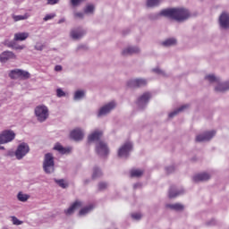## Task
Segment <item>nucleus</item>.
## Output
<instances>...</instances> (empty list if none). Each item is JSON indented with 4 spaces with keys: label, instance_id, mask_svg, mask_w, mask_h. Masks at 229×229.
<instances>
[{
    "label": "nucleus",
    "instance_id": "1",
    "mask_svg": "<svg viewBox=\"0 0 229 229\" xmlns=\"http://www.w3.org/2000/svg\"><path fill=\"white\" fill-rule=\"evenodd\" d=\"M189 10L185 8H171L162 10L160 13H154L149 14V19L151 21H157L160 17H167L168 19H174L182 22L187 21L190 17Z\"/></svg>",
    "mask_w": 229,
    "mask_h": 229
},
{
    "label": "nucleus",
    "instance_id": "2",
    "mask_svg": "<svg viewBox=\"0 0 229 229\" xmlns=\"http://www.w3.org/2000/svg\"><path fill=\"white\" fill-rule=\"evenodd\" d=\"M43 171L46 174H53L55 171V156L52 153H47L43 159Z\"/></svg>",
    "mask_w": 229,
    "mask_h": 229
},
{
    "label": "nucleus",
    "instance_id": "3",
    "mask_svg": "<svg viewBox=\"0 0 229 229\" xmlns=\"http://www.w3.org/2000/svg\"><path fill=\"white\" fill-rule=\"evenodd\" d=\"M35 115L39 123H44L49 117V109L45 105L37 106L35 107Z\"/></svg>",
    "mask_w": 229,
    "mask_h": 229
},
{
    "label": "nucleus",
    "instance_id": "4",
    "mask_svg": "<svg viewBox=\"0 0 229 229\" xmlns=\"http://www.w3.org/2000/svg\"><path fill=\"white\" fill-rule=\"evenodd\" d=\"M117 104L115 103V101L108 102L98 109L97 113V117L101 118L108 115V114H110V112H112V110H114Z\"/></svg>",
    "mask_w": 229,
    "mask_h": 229
},
{
    "label": "nucleus",
    "instance_id": "5",
    "mask_svg": "<svg viewBox=\"0 0 229 229\" xmlns=\"http://www.w3.org/2000/svg\"><path fill=\"white\" fill-rule=\"evenodd\" d=\"M28 153H30V145L26 142H22L18 145L15 150V157L17 160H22Z\"/></svg>",
    "mask_w": 229,
    "mask_h": 229
},
{
    "label": "nucleus",
    "instance_id": "6",
    "mask_svg": "<svg viewBox=\"0 0 229 229\" xmlns=\"http://www.w3.org/2000/svg\"><path fill=\"white\" fill-rule=\"evenodd\" d=\"M131 149H133V144L130 141L125 142L118 149V157L120 158H128L130 157V153H131Z\"/></svg>",
    "mask_w": 229,
    "mask_h": 229
},
{
    "label": "nucleus",
    "instance_id": "7",
    "mask_svg": "<svg viewBox=\"0 0 229 229\" xmlns=\"http://www.w3.org/2000/svg\"><path fill=\"white\" fill-rule=\"evenodd\" d=\"M15 140V131L13 130H4L0 133V144H8Z\"/></svg>",
    "mask_w": 229,
    "mask_h": 229
},
{
    "label": "nucleus",
    "instance_id": "8",
    "mask_svg": "<svg viewBox=\"0 0 229 229\" xmlns=\"http://www.w3.org/2000/svg\"><path fill=\"white\" fill-rule=\"evenodd\" d=\"M95 149H96V153L99 157H108V154L110 153L108 145L103 140L96 142Z\"/></svg>",
    "mask_w": 229,
    "mask_h": 229
},
{
    "label": "nucleus",
    "instance_id": "9",
    "mask_svg": "<svg viewBox=\"0 0 229 229\" xmlns=\"http://www.w3.org/2000/svg\"><path fill=\"white\" fill-rule=\"evenodd\" d=\"M148 85V81L144 78L131 79L127 81V87L130 89H140Z\"/></svg>",
    "mask_w": 229,
    "mask_h": 229
},
{
    "label": "nucleus",
    "instance_id": "10",
    "mask_svg": "<svg viewBox=\"0 0 229 229\" xmlns=\"http://www.w3.org/2000/svg\"><path fill=\"white\" fill-rule=\"evenodd\" d=\"M149 99H151V93L149 92L143 93L137 100L138 108H140V110H144V108L148 106V103H149Z\"/></svg>",
    "mask_w": 229,
    "mask_h": 229
},
{
    "label": "nucleus",
    "instance_id": "11",
    "mask_svg": "<svg viewBox=\"0 0 229 229\" xmlns=\"http://www.w3.org/2000/svg\"><path fill=\"white\" fill-rule=\"evenodd\" d=\"M216 135L215 131H205L196 136V142H208Z\"/></svg>",
    "mask_w": 229,
    "mask_h": 229
},
{
    "label": "nucleus",
    "instance_id": "12",
    "mask_svg": "<svg viewBox=\"0 0 229 229\" xmlns=\"http://www.w3.org/2000/svg\"><path fill=\"white\" fill-rule=\"evenodd\" d=\"M218 23L222 30H229V13L223 12L218 18Z\"/></svg>",
    "mask_w": 229,
    "mask_h": 229
},
{
    "label": "nucleus",
    "instance_id": "13",
    "mask_svg": "<svg viewBox=\"0 0 229 229\" xmlns=\"http://www.w3.org/2000/svg\"><path fill=\"white\" fill-rule=\"evenodd\" d=\"M212 178V174L208 172H203L200 174H197L193 176V182L195 183H199V182H208Z\"/></svg>",
    "mask_w": 229,
    "mask_h": 229
},
{
    "label": "nucleus",
    "instance_id": "14",
    "mask_svg": "<svg viewBox=\"0 0 229 229\" xmlns=\"http://www.w3.org/2000/svg\"><path fill=\"white\" fill-rule=\"evenodd\" d=\"M8 60H17V55L12 51H4L0 55L1 64H6Z\"/></svg>",
    "mask_w": 229,
    "mask_h": 229
},
{
    "label": "nucleus",
    "instance_id": "15",
    "mask_svg": "<svg viewBox=\"0 0 229 229\" xmlns=\"http://www.w3.org/2000/svg\"><path fill=\"white\" fill-rule=\"evenodd\" d=\"M185 191L183 188H178L176 186H171L168 191V197L173 199V198H178V196H182Z\"/></svg>",
    "mask_w": 229,
    "mask_h": 229
},
{
    "label": "nucleus",
    "instance_id": "16",
    "mask_svg": "<svg viewBox=\"0 0 229 229\" xmlns=\"http://www.w3.org/2000/svg\"><path fill=\"white\" fill-rule=\"evenodd\" d=\"M140 53V48L139 47H127L123 49V56H131V55H139Z\"/></svg>",
    "mask_w": 229,
    "mask_h": 229
},
{
    "label": "nucleus",
    "instance_id": "17",
    "mask_svg": "<svg viewBox=\"0 0 229 229\" xmlns=\"http://www.w3.org/2000/svg\"><path fill=\"white\" fill-rule=\"evenodd\" d=\"M81 201L76 200L73 202L67 209H64L65 216H72L78 208H81Z\"/></svg>",
    "mask_w": 229,
    "mask_h": 229
},
{
    "label": "nucleus",
    "instance_id": "18",
    "mask_svg": "<svg viewBox=\"0 0 229 229\" xmlns=\"http://www.w3.org/2000/svg\"><path fill=\"white\" fill-rule=\"evenodd\" d=\"M103 137V131L96 130L91 134L89 135V142H99V139Z\"/></svg>",
    "mask_w": 229,
    "mask_h": 229
},
{
    "label": "nucleus",
    "instance_id": "19",
    "mask_svg": "<svg viewBox=\"0 0 229 229\" xmlns=\"http://www.w3.org/2000/svg\"><path fill=\"white\" fill-rule=\"evenodd\" d=\"M85 30H83V29H73L72 30V31L70 32V37L73 39V40H80V38H81V37H83V35H85Z\"/></svg>",
    "mask_w": 229,
    "mask_h": 229
},
{
    "label": "nucleus",
    "instance_id": "20",
    "mask_svg": "<svg viewBox=\"0 0 229 229\" xmlns=\"http://www.w3.org/2000/svg\"><path fill=\"white\" fill-rule=\"evenodd\" d=\"M71 139H73V140H82L84 137L83 130L78 128L73 130L70 134Z\"/></svg>",
    "mask_w": 229,
    "mask_h": 229
},
{
    "label": "nucleus",
    "instance_id": "21",
    "mask_svg": "<svg viewBox=\"0 0 229 229\" xmlns=\"http://www.w3.org/2000/svg\"><path fill=\"white\" fill-rule=\"evenodd\" d=\"M165 208L170 210H174L175 212H183V210H185V206L182 203L166 204Z\"/></svg>",
    "mask_w": 229,
    "mask_h": 229
},
{
    "label": "nucleus",
    "instance_id": "22",
    "mask_svg": "<svg viewBox=\"0 0 229 229\" xmlns=\"http://www.w3.org/2000/svg\"><path fill=\"white\" fill-rule=\"evenodd\" d=\"M54 149L58 151L61 155H69V153H71V148H64V146L59 143L55 145Z\"/></svg>",
    "mask_w": 229,
    "mask_h": 229
},
{
    "label": "nucleus",
    "instance_id": "23",
    "mask_svg": "<svg viewBox=\"0 0 229 229\" xmlns=\"http://www.w3.org/2000/svg\"><path fill=\"white\" fill-rule=\"evenodd\" d=\"M216 92H226V90H229V81L226 82H219L215 87Z\"/></svg>",
    "mask_w": 229,
    "mask_h": 229
},
{
    "label": "nucleus",
    "instance_id": "24",
    "mask_svg": "<svg viewBox=\"0 0 229 229\" xmlns=\"http://www.w3.org/2000/svg\"><path fill=\"white\" fill-rule=\"evenodd\" d=\"M30 37L28 32H18L14 34V42H22Z\"/></svg>",
    "mask_w": 229,
    "mask_h": 229
},
{
    "label": "nucleus",
    "instance_id": "25",
    "mask_svg": "<svg viewBox=\"0 0 229 229\" xmlns=\"http://www.w3.org/2000/svg\"><path fill=\"white\" fill-rule=\"evenodd\" d=\"M87 92L84 89H78L75 91L73 95L74 101H81V99L85 98Z\"/></svg>",
    "mask_w": 229,
    "mask_h": 229
},
{
    "label": "nucleus",
    "instance_id": "26",
    "mask_svg": "<svg viewBox=\"0 0 229 229\" xmlns=\"http://www.w3.org/2000/svg\"><path fill=\"white\" fill-rule=\"evenodd\" d=\"M187 108H189V105H183V106H180L179 108L175 109L174 112L170 113L168 114V117H170V119H172V117L178 115L180 114V112H185V110H187Z\"/></svg>",
    "mask_w": 229,
    "mask_h": 229
},
{
    "label": "nucleus",
    "instance_id": "27",
    "mask_svg": "<svg viewBox=\"0 0 229 229\" xmlns=\"http://www.w3.org/2000/svg\"><path fill=\"white\" fill-rule=\"evenodd\" d=\"M20 74L21 69L11 70L8 72V76L11 78V80H20Z\"/></svg>",
    "mask_w": 229,
    "mask_h": 229
},
{
    "label": "nucleus",
    "instance_id": "28",
    "mask_svg": "<svg viewBox=\"0 0 229 229\" xmlns=\"http://www.w3.org/2000/svg\"><path fill=\"white\" fill-rule=\"evenodd\" d=\"M176 38H167L165 39V41H163L161 43V45L164 47H171L173 46H176Z\"/></svg>",
    "mask_w": 229,
    "mask_h": 229
},
{
    "label": "nucleus",
    "instance_id": "29",
    "mask_svg": "<svg viewBox=\"0 0 229 229\" xmlns=\"http://www.w3.org/2000/svg\"><path fill=\"white\" fill-rule=\"evenodd\" d=\"M103 176V172L99 167L93 168L92 180H98V178H101Z\"/></svg>",
    "mask_w": 229,
    "mask_h": 229
},
{
    "label": "nucleus",
    "instance_id": "30",
    "mask_svg": "<svg viewBox=\"0 0 229 229\" xmlns=\"http://www.w3.org/2000/svg\"><path fill=\"white\" fill-rule=\"evenodd\" d=\"M94 10H96V7L92 4H88L84 8V13L87 15H92L94 13Z\"/></svg>",
    "mask_w": 229,
    "mask_h": 229
},
{
    "label": "nucleus",
    "instance_id": "31",
    "mask_svg": "<svg viewBox=\"0 0 229 229\" xmlns=\"http://www.w3.org/2000/svg\"><path fill=\"white\" fill-rule=\"evenodd\" d=\"M144 174V172L140 169H133L131 171V178H140V176Z\"/></svg>",
    "mask_w": 229,
    "mask_h": 229
},
{
    "label": "nucleus",
    "instance_id": "32",
    "mask_svg": "<svg viewBox=\"0 0 229 229\" xmlns=\"http://www.w3.org/2000/svg\"><path fill=\"white\" fill-rule=\"evenodd\" d=\"M31 74L29 72L20 69V80H30Z\"/></svg>",
    "mask_w": 229,
    "mask_h": 229
},
{
    "label": "nucleus",
    "instance_id": "33",
    "mask_svg": "<svg viewBox=\"0 0 229 229\" xmlns=\"http://www.w3.org/2000/svg\"><path fill=\"white\" fill-rule=\"evenodd\" d=\"M18 200L21 201L22 203H25V201L30 199V195L24 194L21 191H20L17 195Z\"/></svg>",
    "mask_w": 229,
    "mask_h": 229
},
{
    "label": "nucleus",
    "instance_id": "34",
    "mask_svg": "<svg viewBox=\"0 0 229 229\" xmlns=\"http://www.w3.org/2000/svg\"><path fill=\"white\" fill-rule=\"evenodd\" d=\"M30 15L28 13H25L24 15H13V19L14 22H19V21H26Z\"/></svg>",
    "mask_w": 229,
    "mask_h": 229
},
{
    "label": "nucleus",
    "instance_id": "35",
    "mask_svg": "<svg viewBox=\"0 0 229 229\" xmlns=\"http://www.w3.org/2000/svg\"><path fill=\"white\" fill-rule=\"evenodd\" d=\"M54 182L59 185L62 189H67L69 187V183L65 182L64 179L58 180V179H54Z\"/></svg>",
    "mask_w": 229,
    "mask_h": 229
},
{
    "label": "nucleus",
    "instance_id": "36",
    "mask_svg": "<svg viewBox=\"0 0 229 229\" xmlns=\"http://www.w3.org/2000/svg\"><path fill=\"white\" fill-rule=\"evenodd\" d=\"M160 0H147V6H158Z\"/></svg>",
    "mask_w": 229,
    "mask_h": 229
},
{
    "label": "nucleus",
    "instance_id": "37",
    "mask_svg": "<svg viewBox=\"0 0 229 229\" xmlns=\"http://www.w3.org/2000/svg\"><path fill=\"white\" fill-rule=\"evenodd\" d=\"M91 210H92V206H88V207L81 209L80 216H85V215L89 214V212H90Z\"/></svg>",
    "mask_w": 229,
    "mask_h": 229
},
{
    "label": "nucleus",
    "instance_id": "38",
    "mask_svg": "<svg viewBox=\"0 0 229 229\" xmlns=\"http://www.w3.org/2000/svg\"><path fill=\"white\" fill-rule=\"evenodd\" d=\"M205 80L209 81V83H214V81H217V78L214 74L206 75Z\"/></svg>",
    "mask_w": 229,
    "mask_h": 229
},
{
    "label": "nucleus",
    "instance_id": "39",
    "mask_svg": "<svg viewBox=\"0 0 229 229\" xmlns=\"http://www.w3.org/2000/svg\"><path fill=\"white\" fill-rule=\"evenodd\" d=\"M4 46H6V47H11V49H13L15 46V40L14 39L13 41L5 40L4 42Z\"/></svg>",
    "mask_w": 229,
    "mask_h": 229
},
{
    "label": "nucleus",
    "instance_id": "40",
    "mask_svg": "<svg viewBox=\"0 0 229 229\" xmlns=\"http://www.w3.org/2000/svg\"><path fill=\"white\" fill-rule=\"evenodd\" d=\"M152 71L153 72H156V74H159V76H167L165 72H164V70H161L160 68H154Z\"/></svg>",
    "mask_w": 229,
    "mask_h": 229
},
{
    "label": "nucleus",
    "instance_id": "41",
    "mask_svg": "<svg viewBox=\"0 0 229 229\" xmlns=\"http://www.w3.org/2000/svg\"><path fill=\"white\" fill-rule=\"evenodd\" d=\"M56 96L57 98H65L66 94H65V91L62 90L61 88H58L56 89Z\"/></svg>",
    "mask_w": 229,
    "mask_h": 229
},
{
    "label": "nucleus",
    "instance_id": "42",
    "mask_svg": "<svg viewBox=\"0 0 229 229\" xmlns=\"http://www.w3.org/2000/svg\"><path fill=\"white\" fill-rule=\"evenodd\" d=\"M13 49H14V51H22V49H26V46L17 45V43H14V47Z\"/></svg>",
    "mask_w": 229,
    "mask_h": 229
},
{
    "label": "nucleus",
    "instance_id": "43",
    "mask_svg": "<svg viewBox=\"0 0 229 229\" xmlns=\"http://www.w3.org/2000/svg\"><path fill=\"white\" fill-rule=\"evenodd\" d=\"M56 17V13H50V14H47L43 21H51V19H55Z\"/></svg>",
    "mask_w": 229,
    "mask_h": 229
},
{
    "label": "nucleus",
    "instance_id": "44",
    "mask_svg": "<svg viewBox=\"0 0 229 229\" xmlns=\"http://www.w3.org/2000/svg\"><path fill=\"white\" fill-rule=\"evenodd\" d=\"M107 188H108L107 182H101L98 183V190L105 191V189H107Z\"/></svg>",
    "mask_w": 229,
    "mask_h": 229
},
{
    "label": "nucleus",
    "instance_id": "45",
    "mask_svg": "<svg viewBox=\"0 0 229 229\" xmlns=\"http://www.w3.org/2000/svg\"><path fill=\"white\" fill-rule=\"evenodd\" d=\"M131 217L135 219V221H140V219H142V215L140 213H132Z\"/></svg>",
    "mask_w": 229,
    "mask_h": 229
},
{
    "label": "nucleus",
    "instance_id": "46",
    "mask_svg": "<svg viewBox=\"0 0 229 229\" xmlns=\"http://www.w3.org/2000/svg\"><path fill=\"white\" fill-rule=\"evenodd\" d=\"M12 221L13 225H15L16 226L22 225V221L19 220L16 216H12Z\"/></svg>",
    "mask_w": 229,
    "mask_h": 229
},
{
    "label": "nucleus",
    "instance_id": "47",
    "mask_svg": "<svg viewBox=\"0 0 229 229\" xmlns=\"http://www.w3.org/2000/svg\"><path fill=\"white\" fill-rule=\"evenodd\" d=\"M73 17H74V19H83L85 17V13H74Z\"/></svg>",
    "mask_w": 229,
    "mask_h": 229
},
{
    "label": "nucleus",
    "instance_id": "48",
    "mask_svg": "<svg viewBox=\"0 0 229 229\" xmlns=\"http://www.w3.org/2000/svg\"><path fill=\"white\" fill-rule=\"evenodd\" d=\"M165 172L167 174H171V173H174V166H173V165L166 166Z\"/></svg>",
    "mask_w": 229,
    "mask_h": 229
},
{
    "label": "nucleus",
    "instance_id": "49",
    "mask_svg": "<svg viewBox=\"0 0 229 229\" xmlns=\"http://www.w3.org/2000/svg\"><path fill=\"white\" fill-rule=\"evenodd\" d=\"M35 49L37 51H42L44 49V45H42V43H36Z\"/></svg>",
    "mask_w": 229,
    "mask_h": 229
},
{
    "label": "nucleus",
    "instance_id": "50",
    "mask_svg": "<svg viewBox=\"0 0 229 229\" xmlns=\"http://www.w3.org/2000/svg\"><path fill=\"white\" fill-rule=\"evenodd\" d=\"M4 157H15V151L13 152V150H8L5 154Z\"/></svg>",
    "mask_w": 229,
    "mask_h": 229
},
{
    "label": "nucleus",
    "instance_id": "51",
    "mask_svg": "<svg viewBox=\"0 0 229 229\" xmlns=\"http://www.w3.org/2000/svg\"><path fill=\"white\" fill-rule=\"evenodd\" d=\"M60 0H47L48 4H58Z\"/></svg>",
    "mask_w": 229,
    "mask_h": 229
},
{
    "label": "nucleus",
    "instance_id": "52",
    "mask_svg": "<svg viewBox=\"0 0 229 229\" xmlns=\"http://www.w3.org/2000/svg\"><path fill=\"white\" fill-rule=\"evenodd\" d=\"M81 49H83V50L87 49V46H85V45H81V46H79V47L76 48V52L81 51Z\"/></svg>",
    "mask_w": 229,
    "mask_h": 229
},
{
    "label": "nucleus",
    "instance_id": "53",
    "mask_svg": "<svg viewBox=\"0 0 229 229\" xmlns=\"http://www.w3.org/2000/svg\"><path fill=\"white\" fill-rule=\"evenodd\" d=\"M142 187V184L140 182H137L133 184V189H140Z\"/></svg>",
    "mask_w": 229,
    "mask_h": 229
},
{
    "label": "nucleus",
    "instance_id": "54",
    "mask_svg": "<svg viewBox=\"0 0 229 229\" xmlns=\"http://www.w3.org/2000/svg\"><path fill=\"white\" fill-rule=\"evenodd\" d=\"M55 71H56L57 72H60V71H62V65H55Z\"/></svg>",
    "mask_w": 229,
    "mask_h": 229
},
{
    "label": "nucleus",
    "instance_id": "55",
    "mask_svg": "<svg viewBox=\"0 0 229 229\" xmlns=\"http://www.w3.org/2000/svg\"><path fill=\"white\" fill-rule=\"evenodd\" d=\"M64 22H65V18L60 19L57 23L64 24Z\"/></svg>",
    "mask_w": 229,
    "mask_h": 229
},
{
    "label": "nucleus",
    "instance_id": "56",
    "mask_svg": "<svg viewBox=\"0 0 229 229\" xmlns=\"http://www.w3.org/2000/svg\"><path fill=\"white\" fill-rule=\"evenodd\" d=\"M88 183H90V179L84 180V185H87Z\"/></svg>",
    "mask_w": 229,
    "mask_h": 229
},
{
    "label": "nucleus",
    "instance_id": "57",
    "mask_svg": "<svg viewBox=\"0 0 229 229\" xmlns=\"http://www.w3.org/2000/svg\"><path fill=\"white\" fill-rule=\"evenodd\" d=\"M0 149H4V147H3V146H0Z\"/></svg>",
    "mask_w": 229,
    "mask_h": 229
}]
</instances>
